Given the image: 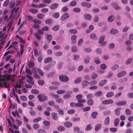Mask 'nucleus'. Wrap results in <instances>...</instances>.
I'll use <instances>...</instances> for the list:
<instances>
[{
	"mask_svg": "<svg viewBox=\"0 0 133 133\" xmlns=\"http://www.w3.org/2000/svg\"><path fill=\"white\" fill-rule=\"evenodd\" d=\"M100 68L102 70H104L107 68V66L105 64H101L100 65Z\"/></svg>",
	"mask_w": 133,
	"mask_h": 133,
	"instance_id": "47",
	"label": "nucleus"
},
{
	"mask_svg": "<svg viewBox=\"0 0 133 133\" xmlns=\"http://www.w3.org/2000/svg\"><path fill=\"white\" fill-rule=\"evenodd\" d=\"M69 17V15L67 13H64L61 18V21H63L68 18Z\"/></svg>",
	"mask_w": 133,
	"mask_h": 133,
	"instance_id": "4",
	"label": "nucleus"
},
{
	"mask_svg": "<svg viewBox=\"0 0 133 133\" xmlns=\"http://www.w3.org/2000/svg\"><path fill=\"white\" fill-rule=\"evenodd\" d=\"M73 11L76 13L79 12L81 11V9L78 7H76L73 9Z\"/></svg>",
	"mask_w": 133,
	"mask_h": 133,
	"instance_id": "29",
	"label": "nucleus"
},
{
	"mask_svg": "<svg viewBox=\"0 0 133 133\" xmlns=\"http://www.w3.org/2000/svg\"><path fill=\"white\" fill-rule=\"evenodd\" d=\"M26 17L28 21H31L33 20V17L32 16L30 15H28Z\"/></svg>",
	"mask_w": 133,
	"mask_h": 133,
	"instance_id": "64",
	"label": "nucleus"
},
{
	"mask_svg": "<svg viewBox=\"0 0 133 133\" xmlns=\"http://www.w3.org/2000/svg\"><path fill=\"white\" fill-rule=\"evenodd\" d=\"M85 18L87 20H90L91 19V16L89 14H87L84 15Z\"/></svg>",
	"mask_w": 133,
	"mask_h": 133,
	"instance_id": "17",
	"label": "nucleus"
},
{
	"mask_svg": "<svg viewBox=\"0 0 133 133\" xmlns=\"http://www.w3.org/2000/svg\"><path fill=\"white\" fill-rule=\"evenodd\" d=\"M71 119L72 121L74 122H77L79 121L80 120V118L79 117L77 118L73 117Z\"/></svg>",
	"mask_w": 133,
	"mask_h": 133,
	"instance_id": "36",
	"label": "nucleus"
},
{
	"mask_svg": "<svg viewBox=\"0 0 133 133\" xmlns=\"http://www.w3.org/2000/svg\"><path fill=\"white\" fill-rule=\"evenodd\" d=\"M77 36L76 35L72 36L71 37V39L72 41L71 43H72L74 44L76 42V40L77 38Z\"/></svg>",
	"mask_w": 133,
	"mask_h": 133,
	"instance_id": "16",
	"label": "nucleus"
},
{
	"mask_svg": "<svg viewBox=\"0 0 133 133\" xmlns=\"http://www.w3.org/2000/svg\"><path fill=\"white\" fill-rule=\"evenodd\" d=\"M44 16V15L43 14H39L37 15V17L39 19H43Z\"/></svg>",
	"mask_w": 133,
	"mask_h": 133,
	"instance_id": "31",
	"label": "nucleus"
},
{
	"mask_svg": "<svg viewBox=\"0 0 133 133\" xmlns=\"http://www.w3.org/2000/svg\"><path fill=\"white\" fill-rule=\"evenodd\" d=\"M68 10V8L66 6H64L62 8L61 10L63 12L67 11Z\"/></svg>",
	"mask_w": 133,
	"mask_h": 133,
	"instance_id": "63",
	"label": "nucleus"
},
{
	"mask_svg": "<svg viewBox=\"0 0 133 133\" xmlns=\"http://www.w3.org/2000/svg\"><path fill=\"white\" fill-rule=\"evenodd\" d=\"M49 28L47 26H45L41 28V30L43 31H47L49 30Z\"/></svg>",
	"mask_w": 133,
	"mask_h": 133,
	"instance_id": "60",
	"label": "nucleus"
},
{
	"mask_svg": "<svg viewBox=\"0 0 133 133\" xmlns=\"http://www.w3.org/2000/svg\"><path fill=\"white\" fill-rule=\"evenodd\" d=\"M59 79L60 81L63 82H66L69 80V78L66 76L64 75H61L59 77Z\"/></svg>",
	"mask_w": 133,
	"mask_h": 133,
	"instance_id": "3",
	"label": "nucleus"
},
{
	"mask_svg": "<svg viewBox=\"0 0 133 133\" xmlns=\"http://www.w3.org/2000/svg\"><path fill=\"white\" fill-rule=\"evenodd\" d=\"M64 125L66 128H70L72 126V124L71 122H66L64 123Z\"/></svg>",
	"mask_w": 133,
	"mask_h": 133,
	"instance_id": "12",
	"label": "nucleus"
},
{
	"mask_svg": "<svg viewBox=\"0 0 133 133\" xmlns=\"http://www.w3.org/2000/svg\"><path fill=\"white\" fill-rule=\"evenodd\" d=\"M58 4L57 3H54L52 4L50 6V8L52 10L56 8L58 6Z\"/></svg>",
	"mask_w": 133,
	"mask_h": 133,
	"instance_id": "11",
	"label": "nucleus"
},
{
	"mask_svg": "<svg viewBox=\"0 0 133 133\" xmlns=\"http://www.w3.org/2000/svg\"><path fill=\"white\" fill-rule=\"evenodd\" d=\"M84 104L82 103H78L75 104V106L78 107H82L83 106Z\"/></svg>",
	"mask_w": 133,
	"mask_h": 133,
	"instance_id": "55",
	"label": "nucleus"
},
{
	"mask_svg": "<svg viewBox=\"0 0 133 133\" xmlns=\"http://www.w3.org/2000/svg\"><path fill=\"white\" fill-rule=\"evenodd\" d=\"M90 37L91 39H97L96 35L95 34H91L90 35Z\"/></svg>",
	"mask_w": 133,
	"mask_h": 133,
	"instance_id": "35",
	"label": "nucleus"
},
{
	"mask_svg": "<svg viewBox=\"0 0 133 133\" xmlns=\"http://www.w3.org/2000/svg\"><path fill=\"white\" fill-rule=\"evenodd\" d=\"M33 22L35 24H39L41 23V21L37 20L36 19L34 20L33 21Z\"/></svg>",
	"mask_w": 133,
	"mask_h": 133,
	"instance_id": "46",
	"label": "nucleus"
},
{
	"mask_svg": "<svg viewBox=\"0 0 133 133\" xmlns=\"http://www.w3.org/2000/svg\"><path fill=\"white\" fill-rule=\"evenodd\" d=\"M42 118L40 117H38L34 119L33 120V122H38L39 121H41V120H42Z\"/></svg>",
	"mask_w": 133,
	"mask_h": 133,
	"instance_id": "48",
	"label": "nucleus"
},
{
	"mask_svg": "<svg viewBox=\"0 0 133 133\" xmlns=\"http://www.w3.org/2000/svg\"><path fill=\"white\" fill-rule=\"evenodd\" d=\"M82 81V78L81 77L78 78H77L74 81V83L75 84L78 83Z\"/></svg>",
	"mask_w": 133,
	"mask_h": 133,
	"instance_id": "41",
	"label": "nucleus"
},
{
	"mask_svg": "<svg viewBox=\"0 0 133 133\" xmlns=\"http://www.w3.org/2000/svg\"><path fill=\"white\" fill-rule=\"evenodd\" d=\"M89 82L86 81H84L81 82L82 85L84 87L88 86L89 84Z\"/></svg>",
	"mask_w": 133,
	"mask_h": 133,
	"instance_id": "19",
	"label": "nucleus"
},
{
	"mask_svg": "<svg viewBox=\"0 0 133 133\" xmlns=\"http://www.w3.org/2000/svg\"><path fill=\"white\" fill-rule=\"evenodd\" d=\"M52 58L51 57H48L46 58L44 60V63H47L51 61Z\"/></svg>",
	"mask_w": 133,
	"mask_h": 133,
	"instance_id": "21",
	"label": "nucleus"
},
{
	"mask_svg": "<svg viewBox=\"0 0 133 133\" xmlns=\"http://www.w3.org/2000/svg\"><path fill=\"white\" fill-rule=\"evenodd\" d=\"M94 102L91 99H89L87 101V103L88 105H91L94 104Z\"/></svg>",
	"mask_w": 133,
	"mask_h": 133,
	"instance_id": "37",
	"label": "nucleus"
},
{
	"mask_svg": "<svg viewBox=\"0 0 133 133\" xmlns=\"http://www.w3.org/2000/svg\"><path fill=\"white\" fill-rule=\"evenodd\" d=\"M102 125L101 124H96L95 127L94 129L96 131H97L101 128Z\"/></svg>",
	"mask_w": 133,
	"mask_h": 133,
	"instance_id": "13",
	"label": "nucleus"
},
{
	"mask_svg": "<svg viewBox=\"0 0 133 133\" xmlns=\"http://www.w3.org/2000/svg\"><path fill=\"white\" fill-rule=\"evenodd\" d=\"M98 114V113L96 111L93 112L91 114V117L94 119H95L96 118L97 115Z\"/></svg>",
	"mask_w": 133,
	"mask_h": 133,
	"instance_id": "24",
	"label": "nucleus"
},
{
	"mask_svg": "<svg viewBox=\"0 0 133 133\" xmlns=\"http://www.w3.org/2000/svg\"><path fill=\"white\" fill-rule=\"evenodd\" d=\"M20 98L21 100L24 101H26L27 100L26 97L23 95H22L20 97Z\"/></svg>",
	"mask_w": 133,
	"mask_h": 133,
	"instance_id": "45",
	"label": "nucleus"
},
{
	"mask_svg": "<svg viewBox=\"0 0 133 133\" xmlns=\"http://www.w3.org/2000/svg\"><path fill=\"white\" fill-rule=\"evenodd\" d=\"M62 55V53L61 51H58L55 53V55L56 56H61Z\"/></svg>",
	"mask_w": 133,
	"mask_h": 133,
	"instance_id": "44",
	"label": "nucleus"
},
{
	"mask_svg": "<svg viewBox=\"0 0 133 133\" xmlns=\"http://www.w3.org/2000/svg\"><path fill=\"white\" fill-rule=\"evenodd\" d=\"M102 91H97L95 93V96H100L102 95Z\"/></svg>",
	"mask_w": 133,
	"mask_h": 133,
	"instance_id": "50",
	"label": "nucleus"
},
{
	"mask_svg": "<svg viewBox=\"0 0 133 133\" xmlns=\"http://www.w3.org/2000/svg\"><path fill=\"white\" fill-rule=\"evenodd\" d=\"M52 38V36L51 35H47L46 39L47 41V42L49 43L51 41Z\"/></svg>",
	"mask_w": 133,
	"mask_h": 133,
	"instance_id": "18",
	"label": "nucleus"
},
{
	"mask_svg": "<svg viewBox=\"0 0 133 133\" xmlns=\"http://www.w3.org/2000/svg\"><path fill=\"white\" fill-rule=\"evenodd\" d=\"M94 61L95 63L97 64H99L100 63V59L97 58H95Z\"/></svg>",
	"mask_w": 133,
	"mask_h": 133,
	"instance_id": "56",
	"label": "nucleus"
},
{
	"mask_svg": "<svg viewBox=\"0 0 133 133\" xmlns=\"http://www.w3.org/2000/svg\"><path fill=\"white\" fill-rule=\"evenodd\" d=\"M57 129L59 131H63L65 130V128L63 127L59 126L58 127Z\"/></svg>",
	"mask_w": 133,
	"mask_h": 133,
	"instance_id": "43",
	"label": "nucleus"
},
{
	"mask_svg": "<svg viewBox=\"0 0 133 133\" xmlns=\"http://www.w3.org/2000/svg\"><path fill=\"white\" fill-rule=\"evenodd\" d=\"M119 67V65L118 64H116L111 67L112 69L114 70H115Z\"/></svg>",
	"mask_w": 133,
	"mask_h": 133,
	"instance_id": "53",
	"label": "nucleus"
},
{
	"mask_svg": "<svg viewBox=\"0 0 133 133\" xmlns=\"http://www.w3.org/2000/svg\"><path fill=\"white\" fill-rule=\"evenodd\" d=\"M81 5L87 8H90L91 6V4L86 2H83L81 3Z\"/></svg>",
	"mask_w": 133,
	"mask_h": 133,
	"instance_id": "7",
	"label": "nucleus"
},
{
	"mask_svg": "<svg viewBox=\"0 0 133 133\" xmlns=\"http://www.w3.org/2000/svg\"><path fill=\"white\" fill-rule=\"evenodd\" d=\"M118 32V31L116 29H112L111 30V33L112 34H117Z\"/></svg>",
	"mask_w": 133,
	"mask_h": 133,
	"instance_id": "38",
	"label": "nucleus"
},
{
	"mask_svg": "<svg viewBox=\"0 0 133 133\" xmlns=\"http://www.w3.org/2000/svg\"><path fill=\"white\" fill-rule=\"evenodd\" d=\"M31 92L32 94H38L39 93V91L35 89L32 90H31Z\"/></svg>",
	"mask_w": 133,
	"mask_h": 133,
	"instance_id": "34",
	"label": "nucleus"
},
{
	"mask_svg": "<svg viewBox=\"0 0 133 133\" xmlns=\"http://www.w3.org/2000/svg\"><path fill=\"white\" fill-rule=\"evenodd\" d=\"M37 132L38 133H47L45 130L42 129H38L37 130Z\"/></svg>",
	"mask_w": 133,
	"mask_h": 133,
	"instance_id": "61",
	"label": "nucleus"
},
{
	"mask_svg": "<svg viewBox=\"0 0 133 133\" xmlns=\"http://www.w3.org/2000/svg\"><path fill=\"white\" fill-rule=\"evenodd\" d=\"M60 27L58 25L53 26L52 28V30L54 31H56L58 30Z\"/></svg>",
	"mask_w": 133,
	"mask_h": 133,
	"instance_id": "32",
	"label": "nucleus"
},
{
	"mask_svg": "<svg viewBox=\"0 0 133 133\" xmlns=\"http://www.w3.org/2000/svg\"><path fill=\"white\" fill-rule=\"evenodd\" d=\"M38 72L40 75L41 76H43L44 74L43 71L39 68H38L37 70Z\"/></svg>",
	"mask_w": 133,
	"mask_h": 133,
	"instance_id": "57",
	"label": "nucleus"
},
{
	"mask_svg": "<svg viewBox=\"0 0 133 133\" xmlns=\"http://www.w3.org/2000/svg\"><path fill=\"white\" fill-rule=\"evenodd\" d=\"M107 82V79H104L100 81L98 84L99 86L101 87L104 85Z\"/></svg>",
	"mask_w": 133,
	"mask_h": 133,
	"instance_id": "14",
	"label": "nucleus"
},
{
	"mask_svg": "<svg viewBox=\"0 0 133 133\" xmlns=\"http://www.w3.org/2000/svg\"><path fill=\"white\" fill-rule=\"evenodd\" d=\"M52 116V119L54 121H56L58 119V117H57L58 114L55 112H53L51 114Z\"/></svg>",
	"mask_w": 133,
	"mask_h": 133,
	"instance_id": "8",
	"label": "nucleus"
},
{
	"mask_svg": "<svg viewBox=\"0 0 133 133\" xmlns=\"http://www.w3.org/2000/svg\"><path fill=\"white\" fill-rule=\"evenodd\" d=\"M114 101L112 99L105 100L103 101L102 104H108L112 103Z\"/></svg>",
	"mask_w": 133,
	"mask_h": 133,
	"instance_id": "6",
	"label": "nucleus"
},
{
	"mask_svg": "<svg viewBox=\"0 0 133 133\" xmlns=\"http://www.w3.org/2000/svg\"><path fill=\"white\" fill-rule=\"evenodd\" d=\"M110 119L108 117H107L105 119L104 122V124L105 125H108L110 123Z\"/></svg>",
	"mask_w": 133,
	"mask_h": 133,
	"instance_id": "10",
	"label": "nucleus"
},
{
	"mask_svg": "<svg viewBox=\"0 0 133 133\" xmlns=\"http://www.w3.org/2000/svg\"><path fill=\"white\" fill-rule=\"evenodd\" d=\"M127 102L125 101H119L117 102L116 104L117 106H123L126 105Z\"/></svg>",
	"mask_w": 133,
	"mask_h": 133,
	"instance_id": "5",
	"label": "nucleus"
},
{
	"mask_svg": "<svg viewBox=\"0 0 133 133\" xmlns=\"http://www.w3.org/2000/svg\"><path fill=\"white\" fill-rule=\"evenodd\" d=\"M115 16L113 15L109 16L108 18V21L110 22L112 21L114 19Z\"/></svg>",
	"mask_w": 133,
	"mask_h": 133,
	"instance_id": "25",
	"label": "nucleus"
},
{
	"mask_svg": "<svg viewBox=\"0 0 133 133\" xmlns=\"http://www.w3.org/2000/svg\"><path fill=\"white\" fill-rule=\"evenodd\" d=\"M126 73V72L124 70L122 71L119 72L117 75V76L118 77H121L124 75Z\"/></svg>",
	"mask_w": 133,
	"mask_h": 133,
	"instance_id": "9",
	"label": "nucleus"
},
{
	"mask_svg": "<svg viewBox=\"0 0 133 133\" xmlns=\"http://www.w3.org/2000/svg\"><path fill=\"white\" fill-rule=\"evenodd\" d=\"M9 2L10 1L9 0H6L5 1L3 4V6L4 7L7 6L9 4Z\"/></svg>",
	"mask_w": 133,
	"mask_h": 133,
	"instance_id": "49",
	"label": "nucleus"
},
{
	"mask_svg": "<svg viewBox=\"0 0 133 133\" xmlns=\"http://www.w3.org/2000/svg\"><path fill=\"white\" fill-rule=\"evenodd\" d=\"M56 101L58 103L61 104H63L64 102V101L61 99L58 98L56 99Z\"/></svg>",
	"mask_w": 133,
	"mask_h": 133,
	"instance_id": "42",
	"label": "nucleus"
},
{
	"mask_svg": "<svg viewBox=\"0 0 133 133\" xmlns=\"http://www.w3.org/2000/svg\"><path fill=\"white\" fill-rule=\"evenodd\" d=\"M77 48L75 46H72L71 48V51L72 52H75L77 51Z\"/></svg>",
	"mask_w": 133,
	"mask_h": 133,
	"instance_id": "62",
	"label": "nucleus"
},
{
	"mask_svg": "<svg viewBox=\"0 0 133 133\" xmlns=\"http://www.w3.org/2000/svg\"><path fill=\"white\" fill-rule=\"evenodd\" d=\"M114 95V93L113 92H108L106 95L107 97H110Z\"/></svg>",
	"mask_w": 133,
	"mask_h": 133,
	"instance_id": "26",
	"label": "nucleus"
},
{
	"mask_svg": "<svg viewBox=\"0 0 133 133\" xmlns=\"http://www.w3.org/2000/svg\"><path fill=\"white\" fill-rule=\"evenodd\" d=\"M19 9V7H18L16 8H14L11 10V11L15 13V14H16Z\"/></svg>",
	"mask_w": 133,
	"mask_h": 133,
	"instance_id": "30",
	"label": "nucleus"
},
{
	"mask_svg": "<svg viewBox=\"0 0 133 133\" xmlns=\"http://www.w3.org/2000/svg\"><path fill=\"white\" fill-rule=\"evenodd\" d=\"M30 12L31 13L33 14H36L38 12V10L37 9H30L29 10Z\"/></svg>",
	"mask_w": 133,
	"mask_h": 133,
	"instance_id": "15",
	"label": "nucleus"
},
{
	"mask_svg": "<svg viewBox=\"0 0 133 133\" xmlns=\"http://www.w3.org/2000/svg\"><path fill=\"white\" fill-rule=\"evenodd\" d=\"M77 4L76 2L75 1H71L70 3V5L72 6H75Z\"/></svg>",
	"mask_w": 133,
	"mask_h": 133,
	"instance_id": "40",
	"label": "nucleus"
},
{
	"mask_svg": "<svg viewBox=\"0 0 133 133\" xmlns=\"http://www.w3.org/2000/svg\"><path fill=\"white\" fill-rule=\"evenodd\" d=\"M90 60V58L89 57H86L84 59V62L85 64H87L89 62Z\"/></svg>",
	"mask_w": 133,
	"mask_h": 133,
	"instance_id": "23",
	"label": "nucleus"
},
{
	"mask_svg": "<svg viewBox=\"0 0 133 133\" xmlns=\"http://www.w3.org/2000/svg\"><path fill=\"white\" fill-rule=\"evenodd\" d=\"M43 123L44 125L46 126H49L50 125V123L49 121H44L43 122Z\"/></svg>",
	"mask_w": 133,
	"mask_h": 133,
	"instance_id": "59",
	"label": "nucleus"
},
{
	"mask_svg": "<svg viewBox=\"0 0 133 133\" xmlns=\"http://www.w3.org/2000/svg\"><path fill=\"white\" fill-rule=\"evenodd\" d=\"M26 72L29 75H32V71L29 69H26Z\"/></svg>",
	"mask_w": 133,
	"mask_h": 133,
	"instance_id": "51",
	"label": "nucleus"
},
{
	"mask_svg": "<svg viewBox=\"0 0 133 133\" xmlns=\"http://www.w3.org/2000/svg\"><path fill=\"white\" fill-rule=\"evenodd\" d=\"M37 33H35L34 36L38 40H40L42 38L41 35H42L44 32L40 29H38L37 30Z\"/></svg>",
	"mask_w": 133,
	"mask_h": 133,
	"instance_id": "1",
	"label": "nucleus"
},
{
	"mask_svg": "<svg viewBox=\"0 0 133 133\" xmlns=\"http://www.w3.org/2000/svg\"><path fill=\"white\" fill-rule=\"evenodd\" d=\"M125 114L127 115H129L131 114V112L129 109H127L125 111Z\"/></svg>",
	"mask_w": 133,
	"mask_h": 133,
	"instance_id": "58",
	"label": "nucleus"
},
{
	"mask_svg": "<svg viewBox=\"0 0 133 133\" xmlns=\"http://www.w3.org/2000/svg\"><path fill=\"white\" fill-rule=\"evenodd\" d=\"M14 52V51L13 50H9L6 51L4 55V56H6L9 54H12Z\"/></svg>",
	"mask_w": 133,
	"mask_h": 133,
	"instance_id": "22",
	"label": "nucleus"
},
{
	"mask_svg": "<svg viewBox=\"0 0 133 133\" xmlns=\"http://www.w3.org/2000/svg\"><path fill=\"white\" fill-rule=\"evenodd\" d=\"M38 100L41 102H42L48 99V97L44 95L43 94H39L37 96Z\"/></svg>",
	"mask_w": 133,
	"mask_h": 133,
	"instance_id": "2",
	"label": "nucleus"
},
{
	"mask_svg": "<svg viewBox=\"0 0 133 133\" xmlns=\"http://www.w3.org/2000/svg\"><path fill=\"white\" fill-rule=\"evenodd\" d=\"M45 22L46 24H50L52 23V20L50 19H46L45 21Z\"/></svg>",
	"mask_w": 133,
	"mask_h": 133,
	"instance_id": "54",
	"label": "nucleus"
},
{
	"mask_svg": "<svg viewBox=\"0 0 133 133\" xmlns=\"http://www.w3.org/2000/svg\"><path fill=\"white\" fill-rule=\"evenodd\" d=\"M121 108H117L115 110V114L117 115H119L120 114V110Z\"/></svg>",
	"mask_w": 133,
	"mask_h": 133,
	"instance_id": "27",
	"label": "nucleus"
},
{
	"mask_svg": "<svg viewBox=\"0 0 133 133\" xmlns=\"http://www.w3.org/2000/svg\"><path fill=\"white\" fill-rule=\"evenodd\" d=\"M59 16V12H56L54 13L53 15V17L55 18H57Z\"/></svg>",
	"mask_w": 133,
	"mask_h": 133,
	"instance_id": "28",
	"label": "nucleus"
},
{
	"mask_svg": "<svg viewBox=\"0 0 133 133\" xmlns=\"http://www.w3.org/2000/svg\"><path fill=\"white\" fill-rule=\"evenodd\" d=\"M69 32L72 34H76L77 33V31L75 29H71L69 30Z\"/></svg>",
	"mask_w": 133,
	"mask_h": 133,
	"instance_id": "33",
	"label": "nucleus"
},
{
	"mask_svg": "<svg viewBox=\"0 0 133 133\" xmlns=\"http://www.w3.org/2000/svg\"><path fill=\"white\" fill-rule=\"evenodd\" d=\"M65 92V91L64 90H57L56 93L57 94H60L64 93Z\"/></svg>",
	"mask_w": 133,
	"mask_h": 133,
	"instance_id": "52",
	"label": "nucleus"
},
{
	"mask_svg": "<svg viewBox=\"0 0 133 133\" xmlns=\"http://www.w3.org/2000/svg\"><path fill=\"white\" fill-rule=\"evenodd\" d=\"M46 6V4L44 3H41L37 5V7L39 8H42Z\"/></svg>",
	"mask_w": 133,
	"mask_h": 133,
	"instance_id": "39",
	"label": "nucleus"
},
{
	"mask_svg": "<svg viewBox=\"0 0 133 133\" xmlns=\"http://www.w3.org/2000/svg\"><path fill=\"white\" fill-rule=\"evenodd\" d=\"M119 119L118 118H116L114 120V126L115 127L117 126L119 123Z\"/></svg>",
	"mask_w": 133,
	"mask_h": 133,
	"instance_id": "20",
	"label": "nucleus"
}]
</instances>
